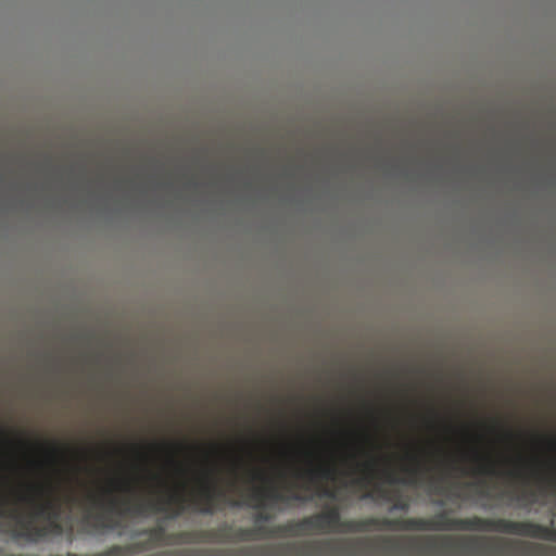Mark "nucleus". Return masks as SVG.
<instances>
[{
    "instance_id": "f257e3e1",
    "label": "nucleus",
    "mask_w": 556,
    "mask_h": 556,
    "mask_svg": "<svg viewBox=\"0 0 556 556\" xmlns=\"http://www.w3.org/2000/svg\"><path fill=\"white\" fill-rule=\"evenodd\" d=\"M199 492L188 500L182 493H162L155 498L132 501L130 497H117L115 491L134 494L136 489L129 481L112 480L111 488L104 489L99 495L86 492L83 496L72 489L60 494V484L47 481L45 483H30L26 492L17 493L14 503L7 495L0 497V520H14L20 530L15 538L36 542L48 533L60 534L62 526L60 519L64 510L72 511L79 507L85 511L84 522L90 523L94 530L113 529L114 526L103 515H97L91 523L92 510L96 507L105 508L118 515L142 516L148 513L174 511L177 517L187 508L203 515H213L226 500V492L218 486L215 472L212 469L203 471L199 479Z\"/></svg>"
},
{
    "instance_id": "f03ea898",
    "label": "nucleus",
    "mask_w": 556,
    "mask_h": 556,
    "mask_svg": "<svg viewBox=\"0 0 556 556\" xmlns=\"http://www.w3.org/2000/svg\"><path fill=\"white\" fill-rule=\"evenodd\" d=\"M494 520L473 516L469 518H451L446 511L439 513L431 518H376L363 519L341 518L338 506L327 507L325 510L304 517L300 520H290L277 530L291 532V536L309 534L314 531L321 533H358L371 529L381 530H462V531H493Z\"/></svg>"
},
{
    "instance_id": "7ed1b4c3",
    "label": "nucleus",
    "mask_w": 556,
    "mask_h": 556,
    "mask_svg": "<svg viewBox=\"0 0 556 556\" xmlns=\"http://www.w3.org/2000/svg\"><path fill=\"white\" fill-rule=\"evenodd\" d=\"M281 525L267 527L264 525H255L249 528H232L229 525H223L217 529L206 531H181L177 533H166L163 526L146 529L140 534H147L148 539L126 546H134L131 553L127 556L138 554L140 552L150 551L161 545L187 544L202 541L212 542H248L273 536H291V532H281L277 530Z\"/></svg>"
},
{
    "instance_id": "20e7f679",
    "label": "nucleus",
    "mask_w": 556,
    "mask_h": 556,
    "mask_svg": "<svg viewBox=\"0 0 556 556\" xmlns=\"http://www.w3.org/2000/svg\"><path fill=\"white\" fill-rule=\"evenodd\" d=\"M363 452L367 456L365 462H358L356 453L350 454L346 458V460L353 465L354 471H359L362 473V477L355 480V483L362 486H367L374 479L379 477H382L389 483L416 484L418 478L424 471L419 457L415 454H408V458L414 463V465L404 468L408 473V478L400 479L389 467L380 468L379 465L381 459L379 457L375 456L372 453Z\"/></svg>"
},
{
    "instance_id": "39448f33",
    "label": "nucleus",
    "mask_w": 556,
    "mask_h": 556,
    "mask_svg": "<svg viewBox=\"0 0 556 556\" xmlns=\"http://www.w3.org/2000/svg\"><path fill=\"white\" fill-rule=\"evenodd\" d=\"M494 532L556 542L555 528L546 527L533 521H513L498 518L494 520Z\"/></svg>"
},
{
    "instance_id": "423d86ee",
    "label": "nucleus",
    "mask_w": 556,
    "mask_h": 556,
    "mask_svg": "<svg viewBox=\"0 0 556 556\" xmlns=\"http://www.w3.org/2000/svg\"><path fill=\"white\" fill-rule=\"evenodd\" d=\"M305 456L307 466L295 471V478L304 481L303 489L309 490L312 485H319L337 477L338 468L333 463L321 460L312 452Z\"/></svg>"
},
{
    "instance_id": "0eeeda50",
    "label": "nucleus",
    "mask_w": 556,
    "mask_h": 556,
    "mask_svg": "<svg viewBox=\"0 0 556 556\" xmlns=\"http://www.w3.org/2000/svg\"><path fill=\"white\" fill-rule=\"evenodd\" d=\"M254 508L264 509L267 507V502L271 503H289V502H305L307 498L302 496L299 492H282L276 485L269 484L263 488H254L249 494Z\"/></svg>"
},
{
    "instance_id": "6e6552de",
    "label": "nucleus",
    "mask_w": 556,
    "mask_h": 556,
    "mask_svg": "<svg viewBox=\"0 0 556 556\" xmlns=\"http://www.w3.org/2000/svg\"><path fill=\"white\" fill-rule=\"evenodd\" d=\"M475 460L477 462V466L475 467L472 473L489 477H498L502 475L495 462L489 456L482 455L476 451Z\"/></svg>"
},
{
    "instance_id": "1a4fd4ad",
    "label": "nucleus",
    "mask_w": 556,
    "mask_h": 556,
    "mask_svg": "<svg viewBox=\"0 0 556 556\" xmlns=\"http://www.w3.org/2000/svg\"><path fill=\"white\" fill-rule=\"evenodd\" d=\"M250 480L251 481H268L267 476L261 469H252L250 470Z\"/></svg>"
},
{
    "instance_id": "9d476101",
    "label": "nucleus",
    "mask_w": 556,
    "mask_h": 556,
    "mask_svg": "<svg viewBox=\"0 0 556 556\" xmlns=\"http://www.w3.org/2000/svg\"><path fill=\"white\" fill-rule=\"evenodd\" d=\"M408 508H409L408 501L403 500V498H397V501L392 506V510L407 511Z\"/></svg>"
},
{
    "instance_id": "9b49d317",
    "label": "nucleus",
    "mask_w": 556,
    "mask_h": 556,
    "mask_svg": "<svg viewBox=\"0 0 556 556\" xmlns=\"http://www.w3.org/2000/svg\"><path fill=\"white\" fill-rule=\"evenodd\" d=\"M271 516L265 511H260L255 517V525H261V521H269Z\"/></svg>"
},
{
    "instance_id": "f8f14e48",
    "label": "nucleus",
    "mask_w": 556,
    "mask_h": 556,
    "mask_svg": "<svg viewBox=\"0 0 556 556\" xmlns=\"http://www.w3.org/2000/svg\"><path fill=\"white\" fill-rule=\"evenodd\" d=\"M319 495L323 497L331 498V500L336 498V492L328 488H321Z\"/></svg>"
},
{
    "instance_id": "ddd939ff",
    "label": "nucleus",
    "mask_w": 556,
    "mask_h": 556,
    "mask_svg": "<svg viewBox=\"0 0 556 556\" xmlns=\"http://www.w3.org/2000/svg\"><path fill=\"white\" fill-rule=\"evenodd\" d=\"M50 454L53 457L59 456L63 451L60 448V446L55 443L49 444L48 446Z\"/></svg>"
},
{
    "instance_id": "4468645a",
    "label": "nucleus",
    "mask_w": 556,
    "mask_h": 556,
    "mask_svg": "<svg viewBox=\"0 0 556 556\" xmlns=\"http://www.w3.org/2000/svg\"><path fill=\"white\" fill-rule=\"evenodd\" d=\"M151 479H152L153 481H156V482H157V485H159L162 490H164V489L166 488V482H165V480H164V479H162L160 476H157V475H152V476H151Z\"/></svg>"
},
{
    "instance_id": "2eb2a0df",
    "label": "nucleus",
    "mask_w": 556,
    "mask_h": 556,
    "mask_svg": "<svg viewBox=\"0 0 556 556\" xmlns=\"http://www.w3.org/2000/svg\"><path fill=\"white\" fill-rule=\"evenodd\" d=\"M507 475L514 479H520L523 478L522 472L519 469L508 471Z\"/></svg>"
},
{
    "instance_id": "dca6fc26",
    "label": "nucleus",
    "mask_w": 556,
    "mask_h": 556,
    "mask_svg": "<svg viewBox=\"0 0 556 556\" xmlns=\"http://www.w3.org/2000/svg\"><path fill=\"white\" fill-rule=\"evenodd\" d=\"M548 443L552 448H556V439L549 438Z\"/></svg>"
},
{
    "instance_id": "f3484780",
    "label": "nucleus",
    "mask_w": 556,
    "mask_h": 556,
    "mask_svg": "<svg viewBox=\"0 0 556 556\" xmlns=\"http://www.w3.org/2000/svg\"><path fill=\"white\" fill-rule=\"evenodd\" d=\"M480 494H481L482 496H485V497H488V496H489V492H488L486 490H484V489L480 491Z\"/></svg>"
},
{
    "instance_id": "a211bd4d",
    "label": "nucleus",
    "mask_w": 556,
    "mask_h": 556,
    "mask_svg": "<svg viewBox=\"0 0 556 556\" xmlns=\"http://www.w3.org/2000/svg\"><path fill=\"white\" fill-rule=\"evenodd\" d=\"M383 541H384L386 543H390V542H392V541H393V539H392V538H383Z\"/></svg>"
},
{
    "instance_id": "6ab92c4d",
    "label": "nucleus",
    "mask_w": 556,
    "mask_h": 556,
    "mask_svg": "<svg viewBox=\"0 0 556 556\" xmlns=\"http://www.w3.org/2000/svg\"><path fill=\"white\" fill-rule=\"evenodd\" d=\"M443 540H445V541H450V540H451V538H450V536H444V538H443Z\"/></svg>"
}]
</instances>
